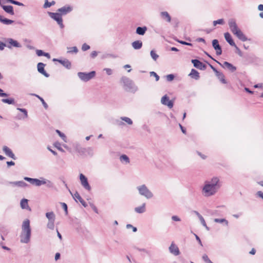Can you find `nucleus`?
I'll return each mask as SVG.
<instances>
[{
    "label": "nucleus",
    "instance_id": "1",
    "mask_svg": "<svg viewBox=\"0 0 263 263\" xmlns=\"http://www.w3.org/2000/svg\"><path fill=\"white\" fill-rule=\"evenodd\" d=\"M221 187V184L218 178L214 177L210 180L204 182L202 192L205 197H210L215 195Z\"/></svg>",
    "mask_w": 263,
    "mask_h": 263
},
{
    "label": "nucleus",
    "instance_id": "2",
    "mask_svg": "<svg viewBox=\"0 0 263 263\" xmlns=\"http://www.w3.org/2000/svg\"><path fill=\"white\" fill-rule=\"evenodd\" d=\"M228 25L231 32L238 39L243 42H245L248 40V38L238 27L235 19H229L228 21Z\"/></svg>",
    "mask_w": 263,
    "mask_h": 263
},
{
    "label": "nucleus",
    "instance_id": "3",
    "mask_svg": "<svg viewBox=\"0 0 263 263\" xmlns=\"http://www.w3.org/2000/svg\"><path fill=\"white\" fill-rule=\"evenodd\" d=\"M31 230L30 226V221L26 219L22 224V230L20 235V241L22 243H28L30 240Z\"/></svg>",
    "mask_w": 263,
    "mask_h": 263
},
{
    "label": "nucleus",
    "instance_id": "4",
    "mask_svg": "<svg viewBox=\"0 0 263 263\" xmlns=\"http://www.w3.org/2000/svg\"><path fill=\"white\" fill-rule=\"evenodd\" d=\"M24 180L29 182L32 184H34L36 186H39L43 184H46L48 187H53V183L50 180H47L45 178H42V180H39L36 178H31L28 177H25Z\"/></svg>",
    "mask_w": 263,
    "mask_h": 263
},
{
    "label": "nucleus",
    "instance_id": "5",
    "mask_svg": "<svg viewBox=\"0 0 263 263\" xmlns=\"http://www.w3.org/2000/svg\"><path fill=\"white\" fill-rule=\"evenodd\" d=\"M121 82L124 84V89L129 91H135L137 90V87L135 85L133 81L126 77H122Z\"/></svg>",
    "mask_w": 263,
    "mask_h": 263
},
{
    "label": "nucleus",
    "instance_id": "6",
    "mask_svg": "<svg viewBox=\"0 0 263 263\" xmlns=\"http://www.w3.org/2000/svg\"><path fill=\"white\" fill-rule=\"evenodd\" d=\"M137 189L140 195L144 196L146 198L150 199L153 197V194L145 184L138 186Z\"/></svg>",
    "mask_w": 263,
    "mask_h": 263
},
{
    "label": "nucleus",
    "instance_id": "7",
    "mask_svg": "<svg viewBox=\"0 0 263 263\" xmlns=\"http://www.w3.org/2000/svg\"><path fill=\"white\" fill-rule=\"evenodd\" d=\"M96 72L95 71H92L88 73L79 72L78 73V76L79 78L84 82H87L89 80L95 77Z\"/></svg>",
    "mask_w": 263,
    "mask_h": 263
},
{
    "label": "nucleus",
    "instance_id": "8",
    "mask_svg": "<svg viewBox=\"0 0 263 263\" xmlns=\"http://www.w3.org/2000/svg\"><path fill=\"white\" fill-rule=\"evenodd\" d=\"M48 15L51 18L55 20L57 23L60 25L61 28H63L64 26L63 24V19L62 17L61 14L59 12H48Z\"/></svg>",
    "mask_w": 263,
    "mask_h": 263
},
{
    "label": "nucleus",
    "instance_id": "9",
    "mask_svg": "<svg viewBox=\"0 0 263 263\" xmlns=\"http://www.w3.org/2000/svg\"><path fill=\"white\" fill-rule=\"evenodd\" d=\"M80 179L81 185L87 191H90L91 190V186L88 182L87 178L83 174H80Z\"/></svg>",
    "mask_w": 263,
    "mask_h": 263
},
{
    "label": "nucleus",
    "instance_id": "10",
    "mask_svg": "<svg viewBox=\"0 0 263 263\" xmlns=\"http://www.w3.org/2000/svg\"><path fill=\"white\" fill-rule=\"evenodd\" d=\"M6 42L8 44L6 45L7 47L9 49L12 48V47L17 48L22 47V45L20 43L11 38L7 39L6 40Z\"/></svg>",
    "mask_w": 263,
    "mask_h": 263
},
{
    "label": "nucleus",
    "instance_id": "11",
    "mask_svg": "<svg viewBox=\"0 0 263 263\" xmlns=\"http://www.w3.org/2000/svg\"><path fill=\"white\" fill-rule=\"evenodd\" d=\"M73 8L69 5H66L58 9L57 11L62 15H66L72 11Z\"/></svg>",
    "mask_w": 263,
    "mask_h": 263
},
{
    "label": "nucleus",
    "instance_id": "12",
    "mask_svg": "<svg viewBox=\"0 0 263 263\" xmlns=\"http://www.w3.org/2000/svg\"><path fill=\"white\" fill-rule=\"evenodd\" d=\"M224 36L227 42L232 46H234L235 48L240 51L239 49L236 46L232 38L231 34L229 32H226L224 34Z\"/></svg>",
    "mask_w": 263,
    "mask_h": 263
},
{
    "label": "nucleus",
    "instance_id": "13",
    "mask_svg": "<svg viewBox=\"0 0 263 263\" xmlns=\"http://www.w3.org/2000/svg\"><path fill=\"white\" fill-rule=\"evenodd\" d=\"M212 46L216 50V54L218 55H221L222 53V49L217 40L214 39L212 41Z\"/></svg>",
    "mask_w": 263,
    "mask_h": 263
},
{
    "label": "nucleus",
    "instance_id": "14",
    "mask_svg": "<svg viewBox=\"0 0 263 263\" xmlns=\"http://www.w3.org/2000/svg\"><path fill=\"white\" fill-rule=\"evenodd\" d=\"M161 102L162 104L167 106L170 108H172L173 107V102L169 100V98L167 95H164L162 97Z\"/></svg>",
    "mask_w": 263,
    "mask_h": 263
},
{
    "label": "nucleus",
    "instance_id": "15",
    "mask_svg": "<svg viewBox=\"0 0 263 263\" xmlns=\"http://www.w3.org/2000/svg\"><path fill=\"white\" fill-rule=\"evenodd\" d=\"M192 63L193 64L194 67L200 70H204L206 67L205 64L197 59L192 60Z\"/></svg>",
    "mask_w": 263,
    "mask_h": 263
},
{
    "label": "nucleus",
    "instance_id": "16",
    "mask_svg": "<svg viewBox=\"0 0 263 263\" xmlns=\"http://www.w3.org/2000/svg\"><path fill=\"white\" fill-rule=\"evenodd\" d=\"M45 64L41 62L39 63L37 65V70L40 73L44 75L45 77L48 78L49 77V74L45 70Z\"/></svg>",
    "mask_w": 263,
    "mask_h": 263
},
{
    "label": "nucleus",
    "instance_id": "17",
    "mask_svg": "<svg viewBox=\"0 0 263 263\" xmlns=\"http://www.w3.org/2000/svg\"><path fill=\"white\" fill-rule=\"evenodd\" d=\"M216 62L220 65L223 68H227L231 72H234L236 70V67L228 62H224L222 64L218 61H216Z\"/></svg>",
    "mask_w": 263,
    "mask_h": 263
},
{
    "label": "nucleus",
    "instance_id": "18",
    "mask_svg": "<svg viewBox=\"0 0 263 263\" xmlns=\"http://www.w3.org/2000/svg\"><path fill=\"white\" fill-rule=\"evenodd\" d=\"M3 151L5 153V155L15 160L16 159L15 156L13 153L11 149L7 146H4L3 147Z\"/></svg>",
    "mask_w": 263,
    "mask_h": 263
},
{
    "label": "nucleus",
    "instance_id": "19",
    "mask_svg": "<svg viewBox=\"0 0 263 263\" xmlns=\"http://www.w3.org/2000/svg\"><path fill=\"white\" fill-rule=\"evenodd\" d=\"M53 61H58L60 63H61L63 66L66 67L67 69H70L71 67V62L67 59H65L64 60H59L57 59H53Z\"/></svg>",
    "mask_w": 263,
    "mask_h": 263
},
{
    "label": "nucleus",
    "instance_id": "20",
    "mask_svg": "<svg viewBox=\"0 0 263 263\" xmlns=\"http://www.w3.org/2000/svg\"><path fill=\"white\" fill-rule=\"evenodd\" d=\"M169 251L170 253L175 256L179 255L180 254V251L178 247L172 242L169 247Z\"/></svg>",
    "mask_w": 263,
    "mask_h": 263
},
{
    "label": "nucleus",
    "instance_id": "21",
    "mask_svg": "<svg viewBox=\"0 0 263 263\" xmlns=\"http://www.w3.org/2000/svg\"><path fill=\"white\" fill-rule=\"evenodd\" d=\"M70 194L72 195L73 198L74 199V200L77 201V200H78L80 203L84 206V207H86L87 206L86 203L85 202V201L82 199V198L81 197V196L80 195V194L77 192H76L74 195H72V193L69 191Z\"/></svg>",
    "mask_w": 263,
    "mask_h": 263
},
{
    "label": "nucleus",
    "instance_id": "22",
    "mask_svg": "<svg viewBox=\"0 0 263 263\" xmlns=\"http://www.w3.org/2000/svg\"><path fill=\"white\" fill-rule=\"evenodd\" d=\"M142 42L141 41L137 40L133 42L132 43V46L134 49L138 50L142 48Z\"/></svg>",
    "mask_w": 263,
    "mask_h": 263
},
{
    "label": "nucleus",
    "instance_id": "23",
    "mask_svg": "<svg viewBox=\"0 0 263 263\" xmlns=\"http://www.w3.org/2000/svg\"><path fill=\"white\" fill-rule=\"evenodd\" d=\"M147 30L146 26L138 27L136 29V33L139 35H143Z\"/></svg>",
    "mask_w": 263,
    "mask_h": 263
},
{
    "label": "nucleus",
    "instance_id": "24",
    "mask_svg": "<svg viewBox=\"0 0 263 263\" xmlns=\"http://www.w3.org/2000/svg\"><path fill=\"white\" fill-rule=\"evenodd\" d=\"M161 17L165 20L167 22H170L171 21V17L166 11H163L160 13Z\"/></svg>",
    "mask_w": 263,
    "mask_h": 263
},
{
    "label": "nucleus",
    "instance_id": "25",
    "mask_svg": "<svg viewBox=\"0 0 263 263\" xmlns=\"http://www.w3.org/2000/svg\"><path fill=\"white\" fill-rule=\"evenodd\" d=\"M189 76L193 79L195 80H198L200 78L199 73L195 69H192Z\"/></svg>",
    "mask_w": 263,
    "mask_h": 263
},
{
    "label": "nucleus",
    "instance_id": "26",
    "mask_svg": "<svg viewBox=\"0 0 263 263\" xmlns=\"http://www.w3.org/2000/svg\"><path fill=\"white\" fill-rule=\"evenodd\" d=\"M21 206L23 209H27L29 210V211L31 210V209L28 205V200L26 199H23L21 201Z\"/></svg>",
    "mask_w": 263,
    "mask_h": 263
},
{
    "label": "nucleus",
    "instance_id": "27",
    "mask_svg": "<svg viewBox=\"0 0 263 263\" xmlns=\"http://www.w3.org/2000/svg\"><path fill=\"white\" fill-rule=\"evenodd\" d=\"M215 74L222 83L226 84L227 83L225 79L224 76L222 72L218 71Z\"/></svg>",
    "mask_w": 263,
    "mask_h": 263
},
{
    "label": "nucleus",
    "instance_id": "28",
    "mask_svg": "<svg viewBox=\"0 0 263 263\" xmlns=\"http://www.w3.org/2000/svg\"><path fill=\"white\" fill-rule=\"evenodd\" d=\"M0 22L5 25H10L14 23V21L6 18L4 17L2 15H0Z\"/></svg>",
    "mask_w": 263,
    "mask_h": 263
},
{
    "label": "nucleus",
    "instance_id": "29",
    "mask_svg": "<svg viewBox=\"0 0 263 263\" xmlns=\"http://www.w3.org/2000/svg\"><path fill=\"white\" fill-rule=\"evenodd\" d=\"M3 9L7 13L13 15L14 14V11H13V8L12 6L9 5V6H2Z\"/></svg>",
    "mask_w": 263,
    "mask_h": 263
},
{
    "label": "nucleus",
    "instance_id": "30",
    "mask_svg": "<svg viewBox=\"0 0 263 263\" xmlns=\"http://www.w3.org/2000/svg\"><path fill=\"white\" fill-rule=\"evenodd\" d=\"M10 183L15 185H17L20 187H26L27 186H28V184L25 182H24L23 181L10 182Z\"/></svg>",
    "mask_w": 263,
    "mask_h": 263
},
{
    "label": "nucleus",
    "instance_id": "31",
    "mask_svg": "<svg viewBox=\"0 0 263 263\" xmlns=\"http://www.w3.org/2000/svg\"><path fill=\"white\" fill-rule=\"evenodd\" d=\"M135 211L137 213H143L145 212V203H143L142 205L135 208Z\"/></svg>",
    "mask_w": 263,
    "mask_h": 263
},
{
    "label": "nucleus",
    "instance_id": "32",
    "mask_svg": "<svg viewBox=\"0 0 263 263\" xmlns=\"http://www.w3.org/2000/svg\"><path fill=\"white\" fill-rule=\"evenodd\" d=\"M30 95L31 96H35L36 98H37L41 101V102H42L43 106L44 107V108L45 109H47L48 108V106L47 104L45 102L44 100L42 97H41L39 95H37L36 94H35V93H30Z\"/></svg>",
    "mask_w": 263,
    "mask_h": 263
},
{
    "label": "nucleus",
    "instance_id": "33",
    "mask_svg": "<svg viewBox=\"0 0 263 263\" xmlns=\"http://www.w3.org/2000/svg\"><path fill=\"white\" fill-rule=\"evenodd\" d=\"M2 101L3 103H7L8 104H14L15 101L13 98H9V99H3Z\"/></svg>",
    "mask_w": 263,
    "mask_h": 263
},
{
    "label": "nucleus",
    "instance_id": "34",
    "mask_svg": "<svg viewBox=\"0 0 263 263\" xmlns=\"http://www.w3.org/2000/svg\"><path fill=\"white\" fill-rule=\"evenodd\" d=\"M46 216L48 219L49 221L55 220V215L53 212L46 213Z\"/></svg>",
    "mask_w": 263,
    "mask_h": 263
},
{
    "label": "nucleus",
    "instance_id": "35",
    "mask_svg": "<svg viewBox=\"0 0 263 263\" xmlns=\"http://www.w3.org/2000/svg\"><path fill=\"white\" fill-rule=\"evenodd\" d=\"M121 162H125L126 163H129V159L126 155H122L120 157Z\"/></svg>",
    "mask_w": 263,
    "mask_h": 263
},
{
    "label": "nucleus",
    "instance_id": "36",
    "mask_svg": "<svg viewBox=\"0 0 263 263\" xmlns=\"http://www.w3.org/2000/svg\"><path fill=\"white\" fill-rule=\"evenodd\" d=\"M214 221L217 223H223L224 222L226 226L228 225V221L224 218H215Z\"/></svg>",
    "mask_w": 263,
    "mask_h": 263
},
{
    "label": "nucleus",
    "instance_id": "37",
    "mask_svg": "<svg viewBox=\"0 0 263 263\" xmlns=\"http://www.w3.org/2000/svg\"><path fill=\"white\" fill-rule=\"evenodd\" d=\"M55 4L54 1H52L51 2H49L48 0H45V4L44 5V8H47L51 7L52 5H54Z\"/></svg>",
    "mask_w": 263,
    "mask_h": 263
},
{
    "label": "nucleus",
    "instance_id": "38",
    "mask_svg": "<svg viewBox=\"0 0 263 263\" xmlns=\"http://www.w3.org/2000/svg\"><path fill=\"white\" fill-rule=\"evenodd\" d=\"M48 228L53 230L54 228V220L49 221L47 223Z\"/></svg>",
    "mask_w": 263,
    "mask_h": 263
},
{
    "label": "nucleus",
    "instance_id": "39",
    "mask_svg": "<svg viewBox=\"0 0 263 263\" xmlns=\"http://www.w3.org/2000/svg\"><path fill=\"white\" fill-rule=\"evenodd\" d=\"M150 54L152 59L155 61H156L159 57V55L155 52L154 50H152Z\"/></svg>",
    "mask_w": 263,
    "mask_h": 263
},
{
    "label": "nucleus",
    "instance_id": "40",
    "mask_svg": "<svg viewBox=\"0 0 263 263\" xmlns=\"http://www.w3.org/2000/svg\"><path fill=\"white\" fill-rule=\"evenodd\" d=\"M121 119L122 120L124 121L125 122H126L129 125H132L133 124L132 120L130 118H129L128 117H121Z\"/></svg>",
    "mask_w": 263,
    "mask_h": 263
},
{
    "label": "nucleus",
    "instance_id": "41",
    "mask_svg": "<svg viewBox=\"0 0 263 263\" xmlns=\"http://www.w3.org/2000/svg\"><path fill=\"white\" fill-rule=\"evenodd\" d=\"M0 233L5 235H7L9 233V230L5 227H2L0 229Z\"/></svg>",
    "mask_w": 263,
    "mask_h": 263
},
{
    "label": "nucleus",
    "instance_id": "42",
    "mask_svg": "<svg viewBox=\"0 0 263 263\" xmlns=\"http://www.w3.org/2000/svg\"><path fill=\"white\" fill-rule=\"evenodd\" d=\"M69 50L68 52L69 53H77L78 52V49L77 47L74 46L72 47H70L68 48Z\"/></svg>",
    "mask_w": 263,
    "mask_h": 263
},
{
    "label": "nucleus",
    "instance_id": "43",
    "mask_svg": "<svg viewBox=\"0 0 263 263\" xmlns=\"http://www.w3.org/2000/svg\"><path fill=\"white\" fill-rule=\"evenodd\" d=\"M201 224H202V226L203 227H205V228L208 230V231H209L210 230V228L208 227L206 224V222H205V221L204 220V219L203 218V217H202V218H200V219H199Z\"/></svg>",
    "mask_w": 263,
    "mask_h": 263
},
{
    "label": "nucleus",
    "instance_id": "44",
    "mask_svg": "<svg viewBox=\"0 0 263 263\" xmlns=\"http://www.w3.org/2000/svg\"><path fill=\"white\" fill-rule=\"evenodd\" d=\"M56 132L59 134V135L62 138V139L65 141L66 142L67 138L64 134L61 132L59 130H56Z\"/></svg>",
    "mask_w": 263,
    "mask_h": 263
},
{
    "label": "nucleus",
    "instance_id": "45",
    "mask_svg": "<svg viewBox=\"0 0 263 263\" xmlns=\"http://www.w3.org/2000/svg\"><path fill=\"white\" fill-rule=\"evenodd\" d=\"M224 20L222 18L213 21V25L216 26L217 24L223 25L224 24Z\"/></svg>",
    "mask_w": 263,
    "mask_h": 263
},
{
    "label": "nucleus",
    "instance_id": "46",
    "mask_svg": "<svg viewBox=\"0 0 263 263\" xmlns=\"http://www.w3.org/2000/svg\"><path fill=\"white\" fill-rule=\"evenodd\" d=\"M61 204L65 212V214L67 215L68 214V209H67L68 208H67V204L64 202H61Z\"/></svg>",
    "mask_w": 263,
    "mask_h": 263
},
{
    "label": "nucleus",
    "instance_id": "47",
    "mask_svg": "<svg viewBox=\"0 0 263 263\" xmlns=\"http://www.w3.org/2000/svg\"><path fill=\"white\" fill-rule=\"evenodd\" d=\"M54 146L57 148L58 149H59V151H60L61 152H64V149L61 147V144L59 142H55L54 144Z\"/></svg>",
    "mask_w": 263,
    "mask_h": 263
},
{
    "label": "nucleus",
    "instance_id": "48",
    "mask_svg": "<svg viewBox=\"0 0 263 263\" xmlns=\"http://www.w3.org/2000/svg\"><path fill=\"white\" fill-rule=\"evenodd\" d=\"M149 73L151 77L154 76V77H155L156 81H158L159 80V76L155 72L151 71Z\"/></svg>",
    "mask_w": 263,
    "mask_h": 263
},
{
    "label": "nucleus",
    "instance_id": "49",
    "mask_svg": "<svg viewBox=\"0 0 263 263\" xmlns=\"http://www.w3.org/2000/svg\"><path fill=\"white\" fill-rule=\"evenodd\" d=\"M8 1H9L11 4H13L17 5V6H21L24 5L23 3L17 2V1H14V0H8Z\"/></svg>",
    "mask_w": 263,
    "mask_h": 263
},
{
    "label": "nucleus",
    "instance_id": "50",
    "mask_svg": "<svg viewBox=\"0 0 263 263\" xmlns=\"http://www.w3.org/2000/svg\"><path fill=\"white\" fill-rule=\"evenodd\" d=\"M166 80L167 81L170 82L174 80V75L173 74H170L166 76Z\"/></svg>",
    "mask_w": 263,
    "mask_h": 263
},
{
    "label": "nucleus",
    "instance_id": "51",
    "mask_svg": "<svg viewBox=\"0 0 263 263\" xmlns=\"http://www.w3.org/2000/svg\"><path fill=\"white\" fill-rule=\"evenodd\" d=\"M17 109L24 113L25 118H27L28 117L27 111L26 109L17 108Z\"/></svg>",
    "mask_w": 263,
    "mask_h": 263
},
{
    "label": "nucleus",
    "instance_id": "52",
    "mask_svg": "<svg viewBox=\"0 0 263 263\" xmlns=\"http://www.w3.org/2000/svg\"><path fill=\"white\" fill-rule=\"evenodd\" d=\"M90 49V46L86 43L83 44L82 50L84 51H86Z\"/></svg>",
    "mask_w": 263,
    "mask_h": 263
},
{
    "label": "nucleus",
    "instance_id": "53",
    "mask_svg": "<svg viewBox=\"0 0 263 263\" xmlns=\"http://www.w3.org/2000/svg\"><path fill=\"white\" fill-rule=\"evenodd\" d=\"M135 249H137L138 251L140 252H142L146 254H149V252L148 250H146L145 249H141L139 248H135Z\"/></svg>",
    "mask_w": 263,
    "mask_h": 263
},
{
    "label": "nucleus",
    "instance_id": "54",
    "mask_svg": "<svg viewBox=\"0 0 263 263\" xmlns=\"http://www.w3.org/2000/svg\"><path fill=\"white\" fill-rule=\"evenodd\" d=\"M36 53L39 57L44 56L45 52L42 50L37 49L36 50Z\"/></svg>",
    "mask_w": 263,
    "mask_h": 263
},
{
    "label": "nucleus",
    "instance_id": "55",
    "mask_svg": "<svg viewBox=\"0 0 263 263\" xmlns=\"http://www.w3.org/2000/svg\"><path fill=\"white\" fill-rule=\"evenodd\" d=\"M104 70L105 71L106 73L109 76L112 73V70L110 68H105L104 69Z\"/></svg>",
    "mask_w": 263,
    "mask_h": 263
},
{
    "label": "nucleus",
    "instance_id": "56",
    "mask_svg": "<svg viewBox=\"0 0 263 263\" xmlns=\"http://www.w3.org/2000/svg\"><path fill=\"white\" fill-rule=\"evenodd\" d=\"M172 219L173 220L175 221H180L181 220L180 218L176 215L173 216L172 217Z\"/></svg>",
    "mask_w": 263,
    "mask_h": 263
},
{
    "label": "nucleus",
    "instance_id": "57",
    "mask_svg": "<svg viewBox=\"0 0 263 263\" xmlns=\"http://www.w3.org/2000/svg\"><path fill=\"white\" fill-rule=\"evenodd\" d=\"M178 42L183 45H188V46H192V44L191 43H187L185 41H179Z\"/></svg>",
    "mask_w": 263,
    "mask_h": 263
},
{
    "label": "nucleus",
    "instance_id": "58",
    "mask_svg": "<svg viewBox=\"0 0 263 263\" xmlns=\"http://www.w3.org/2000/svg\"><path fill=\"white\" fill-rule=\"evenodd\" d=\"M7 47L6 44L3 43V42L0 41V50H3L4 49L5 47Z\"/></svg>",
    "mask_w": 263,
    "mask_h": 263
},
{
    "label": "nucleus",
    "instance_id": "59",
    "mask_svg": "<svg viewBox=\"0 0 263 263\" xmlns=\"http://www.w3.org/2000/svg\"><path fill=\"white\" fill-rule=\"evenodd\" d=\"M98 55V52L96 51H93L91 54H90V56L92 58H95V57H96Z\"/></svg>",
    "mask_w": 263,
    "mask_h": 263
},
{
    "label": "nucleus",
    "instance_id": "60",
    "mask_svg": "<svg viewBox=\"0 0 263 263\" xmlns=\"http://www.w3.org/2000/svg\"><path fill=\"white\" fill-rule=\"evenodd\" d=\"M196 41L198 42H203V43L205 44V41L203 38L202 37H199L196 39Z\"/></svg>",
    "mask_w": 263,
    "mask_h": 263
},
{
    "label": "nucleus",
    "instance_id": "61",
    "mask_svg": "<svg viewBox=\"0 0 263 263\" xmlns=\"http://www.w3.org/2000/svg\"><path fill=\"white\" fill-rule=\"evenodd\" d=\"M179 126L183 134H186V129H185V128L184 127H183L181 124H179Z\"/></svg>",
    "mask_w": 263,
    "mask_h": 263
},
{
    "label": "nucleus",
    "instance_id": "62",
    "mask_svg": "<svg viewBox=\"0 0 263 263\" xmlns=\"http://www.w3.org/2000/svg\"><path fill=\"white\" fill-rule=\"evenodd\" d=\"M194 235L195 236V237H196V240L198 241L199 243L201 246H202V242L200 239V238L199 237V236L198 235H197L196 234H194Z\"/></svg>",
    "mask_w": 263,
    "mask_h": 263
},
{
    "label": "nucleus",
    "instance_id": "63",
    "mask_svg": "<svg viewBox=\"0 0 263 263\" xmlns=\"http://www.w3.org/2000/svg\"><path fill=\"white\" fill-rule=\"evenodd\" d=\"M256 195L261 198L263 199V192L261 191H258L256 193Z\"/></svg>",
    "mask_w": 263,
    "mask_h": 263
},
{
    "label": "nucleus",
    "instance_id": "64",
    "mask_svg": "<svg viewBox=\"0 0 263 263\" xmlns=\"http://www.w3.org/2000/svg\"><path fill=\"white\" fill-rule=\"evenodd\" d=\"M85 151H86L85 148H82V147H81L78 149V152L79 153H82V154L84 153L85 152Z\"/></svg>",
    "mask_w": 263,
    "mask_h": 263
}]
</instances>
